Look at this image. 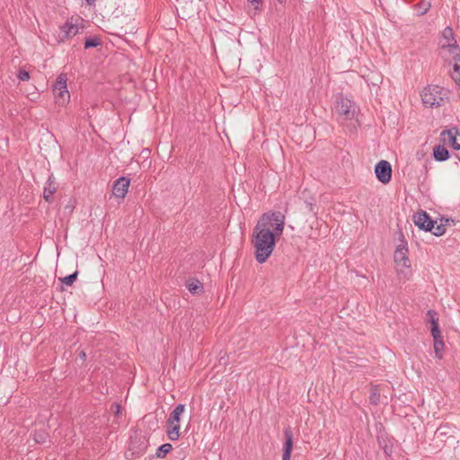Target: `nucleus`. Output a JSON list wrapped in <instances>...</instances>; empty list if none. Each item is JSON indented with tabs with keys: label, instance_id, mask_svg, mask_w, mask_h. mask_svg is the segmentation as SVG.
Returning <instances> with one entry per match:
<instances>
[{
	"label": "nucleus",
	"instance_id": "1",
	"mask_svg": "<svg viewBox=\"0 0 460 460\" xmlns=\"http://www.w3.org/2000/svg\"><path fill=\"white\" fill-rule=\"evenodd\" d=\"M284 226L285 217L280 212L265 213L261 216L253 228L252 240L257 262L263 263L271 255L276 245V237L282 234Z\"/></svg>",
	"mask_w": 460,
	"mask_h": 460
},
{
	"label": "nucleus",
	"instance_id": "13",
	"mask_svg": "<svg viewBox=\"0 0 460 460\" xmlns=\"http://www.w3.org/2000/svg\"><path fill=\"white\" fill-rule=\"evenodd\" d=\"M58 190V185H57V182H56V179L54 177V175L51 173L47 181H46V184L44 186V190H43V198L44 199L50 203L52 201V196L53 194L57 191Z\"/></svg>",
	"mask_w": 460,
	"mask_h": 460
},
{
	"label": "nucleus",
	"instance_id": "31",
	"mask_svg": "<svg viewBox=\"0 0 460 460\" xmlns=\"http://www.w3.org/2000/svg\"><path fill=\"white\" fill-rule=\"evenodd\" d=\"M17 77L19 78L20 81H27L30 79V74L28 71H26L24 69H21L18 72Z\"/></svg>",
	"mask_w": 460,
	"mask_h": 460
},
{
	"label": "nucleus",
	"instance_id": "15",
	"mask_svg": "<svg viewBox=\"0 0 460 460\" xmlns=\"http://www.w3.org/2000/svg\"><path fill=\"white\" fill-rule=\"evenodd\" d=\"M60 31L64 34L62 38V40H64L75 36L79 31V28L77 25L66 22L65 24L60 26Z\"/></svg>",
	"mask_w": 460,
	"mask_h": 460
},
{
	"label": "nucleus",
	"instance_id": "38",
	"mask_svg": "<svg viewBox=\"0 0 460 460\" xmlns=\"http://www.w3.org/2000/svg\"><path fill=\"white\" fill-rule=\"evenodd\" d=\"M251 4H261V0H248Z\"/></svg>",
	"mask_w": 460,
	"mask_h": 460
},
{
	"label": "nucleus",
	"instance_id": "26",
	"mask_svg": "<svg viewBox=\"0 0 460 460\" xmlns=\"http://www.w3.org/2000/svg\"><path fill=\"white\" fill-rule=\"evenodd\" d=\"M448 53L453 56V68L454 70H456L460 66V47H456V49L448 50Z\"/></svg>",
	"mask_w": 460,
	"mask_h": 460
},
{
	"label": "nucleus",
	"instance_id": "33",
	"mask_svg": "<svg viewBox=\"0 0 460 460\" xmlns=\"http://www.w3.org/2000/svg\"><path fill=\"white\" fill-rule=\"evenodd\" d=\"M451 77L457 85H460V66L456 70H454Z\"/></svg>",
	"mask_w": 460,
	"mask_h": 460
},
{
	"label": "nucleus",
	"instance_id": "27",
	"mask_svg": "<svg viewBox=\"0 0 460 460\" xmlns=\"http://www.w3.org/2000/svg\"><path fill=\"white\" fill-rule=\"evenodd\" d=\"M379 446L384 449V452L386 456H390L393 452V446L388 445L385 438L382 437L377 438Z\"/></svg>",
	"mask_w": 460,
	"mask_h": 460
},
{
	"label": "nucleus",
	"instance_id": "14",
	"mask_svg": "<svg viewBox=\"0 0 460 460\" xmlns=\"http://www.w3.org/2000/svg\"><path fill=\"white\" fill-rule=\"evenodd\" d=\"M433 158L437 162H445L450 158L449 151L444 145H437L433 147Z\"/></svg>",
	"mask_w": 460,
	"mask_h": 460
},
{
	"label": "nucleus",
	"instance_id": "18",
	"mask_svg": "<svg viewBox=\"0 0 460 460\" xmlns=\"http://www.w3.org/2000/svg\"><path fill=\"white\" fill-rule=\"evenodd\" d=\"M184 410H185L184 404L180 403V404L176 405L175 408L173 409V411L170 413V416L167 420L170 421V423H174V422L180 423L181 416L184 412Z\"/></svg>",
	"mask_w": 460,
	"mask_h": 460
},
{
	"label": "nucleus",
	"instance_id": "6",
	"mask_svg": "<svg viewBox=\"0 0 460 460\" xmlns=\"http://www.w3.org/2000/svg\"><path fill=\"white\" fill-rule=\"evenodd\" d=\"M412 220L416 226L425 232L432 231L434 225L437 224L424 210L416 212L412 217Z\"/></svg>",
	"mask_w": 460,
	"mask_h": 460
},
{
	"label": "nucleus",
	"instance_id": "40",
	"mask_svg": "<svg viewBox=\"0 0 460 460\" xmlns=\"http://www.w3.org/2000/svg\"><path fill=\"white\" fill-rule=\"evenodd\" d=\"M280 4H283L286 2V0H278Z\"/></svg>",
	"mask_w": 460,
	"mask_h": 460
},
{
	"label": "nucleus",
	"instance_id": "24",
	"mask_svg": "<svg viewBox=\"0 0 460 460\" xmlns=\"http://www.w3.org/2000/svg\"><path fill=\"white\" fill-rule=\"evenodd\" d=\"M102 44V40L100 38L94 36V37H88L85 39L84 41V49H88L91 48H96Z\"/></svg>",
	"mask_w": 460,
	"mask_h": 460
},
{
	"label": "nucleus",
	"instance_id": "28",
	"mask_svg": "<svg viewBox=\"0 0 460 460\" xmlns=\"http://www.w3.org/2000/svg\"><path fill=\"white\" fill-rule=\"evenodd\" d=\"M432 234L436 236H441L445 234L446 232V225L445 224H439V225H434V228L433 230L431 231Z\"/></svg>",
	"mask_w": 460,
	"mask_h": 460
},
{
	"label": "nucleus",
	"instance_id": "22",
	"mask_svg": "<svg viewBox=\"0 0 460 460\" xmlns=\"http://www.w3.org/2000/svg\"><path fill=\"white\" fill-rule=\"evenodd\" d=\"M431 7L430 0H420L417 4L416 8L419 11V15L426 14Z\"/></svg>",
	"mask_w": 460,
	"mask_h": 460
},
{
	"label": "nucleus",
	"instance_id": "17",
	"mask_svg": "<svg viewBox=\"0 0 460 460\" xmlns=\"http://www.w3.org/2000/svg\"><path fill=\"white\" fill-rule=\"evenodd\" d=\"M187 289L192 295H199L203 292V284L199 279H190L186 283Z\"/></svg>",
	"mask_w": 460,
	"mask_h": 460
},
{
	"label": "nucleus",
	"instance_id": "36",
	"mask_svg": "<svg viewBox=\"0 0 460 460\" xmlns=\"http://www.w3.org/2000/svg\"><path fill=\"white\" fill-rule=\"evenodd\" d=\"M79 358H80V359H82V361H85L86 360L87 356H86V353H85L84 350H81L79 352Z\"/></svg>",
	"mask_w": 460,
	"mask_h": 460
},
{
	"label": "nucleus",
	"instance_id": "39",
	"mask_svg": "<svg viewBox=\"0 0 460 460\" xmlns=\"http://www.w3.org/2000/svg\"><path fill=\"white\" fill-rule=\"evenodd\" d=\"M86 3L89 4V5H93L94 3H95V0H85Z\"/></svg>",
	"mask_w": 460,
	"mask_h": 460
},
{
	"label": "nucleus",
	"instance_id": "29",
	"mask_svg": "<svg viewBox=\"0 0 460 460\" xmlns=\"http://www.w3.org/2000/svg\"><path fill=\"white\" fill-rule=\"evenodd\" d=\"M427 314L430 318L431 327L438 326V318L437 317V312L434 310H429Z\"/></svg>",
	"mask_w": 460,
	"mask_h": 460
},
{
	"label": "nucleus",
	"instance_id": "8",
	"mask_svg": "<svg viewBox=\"0 0 460 460\" xmlns=\"http://www.w3.org/2000/svg\"><path fill=\"white\" fill-rule=\"evenodd\" d=\"M408 252L409 251H408V247H407V243L402 238V243L396 247L394 254V262L398 266H402V267H405V268L411 267L410 259L408 257Z\"/></svg>",
	"mask_w": 460,
	"mask_h": 460
},
{
	"label": "nucleus",
	"instance_id": "37",
	"mask_svg": "<svg viewBox=\"0 0 460 460\" xmlns=\"http://www.w3.org/2000/svg\"><path fill=\"white\" fill-rule=\"evenodd\" d=\"M457 138H458L457 146H455L456 150H459L460 149V132H458Z\"/></svg>",
	"mask_w": 460,
	"mask_h": 460
},
{
	"label": "nucleus",
	"instance_id": "30",
	"mask_svg": "<svg viewBox=\"0 0 460 460\" xmlns=\"http://www.w3.org/2000/svg\"><path fill=\"white\" fill-rule=\"evenodd\" d=\"M47 438V434L43 431L36 432L34 435V439L37 443H44Z\"/></svg>",
	"mask_w": 460,
	"mask_h": 460
},
{
	"label": "nucleus",
	"instance_id": "7",
	"mask_svg": "<svg viewBox=\"0 0 460 460\" xmlns=\"http://www.w3.org/2000/svg\"><path fill=\"white\" fill-rule=\"evenodd\" d=\"M130 179L121 176L112 184V195L119 201L123 200L128 191Z\"/></svg>",
	"mask_w": 460,
	"mask_h": 460
},
{
	"label": "nucleus",
	"instance_id": "11",
	"mask_svg": "<svg viewBox=\"0 0 460 460\" xmlns=\"http://www.w3.org/2000/svg\"><path fill=\"white\" fill-rule=\"evenodd\" d=\"M285 442L283 445L282 460H290L293 450V431L290 427L284 429Z\"/></svg>",
	"mask_w": 460,
	"mask_h": 460
},
{
	"label": "nucleus",
	"instance_id": "10",
	"mask_svg": "<svg viewBox=\"0 0 460 460\" xmlns=\"http://www.w3.org/2000/svg\"><path fill=\"white\" fill-rule=\"evenodd\" d=\"M443 41L440 43V48L442 49H447V51L450 49H456V47L459 45L455 38V33L453 29L450 26H447L441 33Z\"/></svg>",
	"mask_w": 460,
	"mask_h": 460
},
{
	"label": "nucleus",
	"instance_id": "12",
	"mask_svg": "<svg viewBox=\"0 0 460 460\" xmlns=\"http://www.w3.org/2000/svg\"><path fill=\"white\" fill-rule=\"evenodd\" d=\"M457 135L458 130L456 128L446 129L440 133V140L443 145H449L455 149V146H457Z\"/></svg>",
	"mask_w": 460,
	"mask_h": 460
},
{
	"label": "nucleus",
	"instance_id": "4",
	"mask_svg": "<svg viewBox=\"0 0 460 460\" xmlns=\"http://www.w3.org/2000/svg\"><path fill=\"white\" fill-rule=\"evenodd\" d=\"M53 91L56 96V102L58 104L63 105L69 100L70 94L67 90L66 75L61 74L58 76Z\"/></svg>",
	"mask_w": 460,
	"mask_h": 460
},
{
	"label": "nucleus",
	"instance_id": "34",
	"mask_svg": "<svg viewBox=\"0 0 460 460\" xmlns=\"http://www.w3.org/2000/svg\"><path fill=\"white\" fill-rule=\"evenodd\" d=\"M447 427L446 426H440L436 430V434L439 435V436H446L447 434V431L446 430Z\"/></svg>",
	"mask_w": 460,
	"mask_h": 460
},
{
	"label": "nucleus",
	"instance_id": "3",
	"mask_svg": "<svg viewBox=\"0 0 460 460\" xmlns=\"http://www.w3.org/2000/svg\"><path fill=\"white\" fill-rule=\"evenodd\" d=\"M334 111L339 119H352L356 114V105L352 101L340 96L335 102Z\"/></svg>",
	"mask_w": 460,
	"mask_h": 460
},
{
	"label": "nucleus",
	"instance_id": "25",
	"mask_svg": "<svg viewBox=\"0 0 460 460\" xmlns=\"http://www.w3.org/2000/svg\"><path fill=\"white\" fill-rule=\"evenodd\" d=\"M78 277V271L75 270V272H73L72 274H69L66 277H63V278H60L59 279V281L66 285V286H72L74 284V282L76 280Z\"/></svg>",
	"mask_w": 460,
	"mask_h": 460
},
{
	"label": "nucleus",
	"instance_id": "19",
	"mask_svg": "<svg viewBox=\"0 0 460 460\" xmlns=\"http://www.w3.org/2000/svg\"><path fill=\"white\" fill-rule=\"evenodd\" d=\"M134 22H130L128 24V27L127 28H124L123 26L119 27V28H115L114 29V31L111 32V34L113 35H117L119 37H122L126 34H130V33H133L134 32V30H135V25L133 24Z\"/></svg>",
	"mask_w": 460,
	"mask_h": 460
},
{
	"label": "nucleus",
	"instance_id": "9",
	"mask_svg": "<svg viewBox=\"0 0 460 460\" xmlns=\"http://www.w3.org/2000/svg\"><path fill=\"white\" fill-rule=\"evenodd\" d=\"M147 448V440L145 437L135 435L131 436L129 439L128 449L132 451L133 455L141 456Z\"/></svg>",
	"mask_w": 460,
	"mask_h": 460
},
{
	"label": "nucleus",
	"instance_id": "23",
	"mask_svg": "<svg viewBox=\"0 0 460 460\" xmlns=\"http://www.w3.org/2000/svg\"><path fill=\"white\" fill-rule=\"evenodd\" d=\"M172 449V446L170 443L161 445L156 450V456L158 458H164L166 455Z\"/></svg>",
	"mask_w": 460,
	"mask_h": 460
},
{
	"label": "nucleus",
	"instance_id": "20",
	"mask_svg": "<svg viewBox=\"0 0 460 460\" xmlns=\"http://www.w3.org/2000/svg\"><path fill=\"white\" fill-rule=\"evenodd\" d=\"M369 402L372 405H377L380 402V393L377 385H372L370 388Z\"/></svg>",
	"mask_w": 460,
	"mask_h": 460
},
{
	"label": "nucleus",
	"instance_id": "35",
	"mask_svg": "<svg viewBox=\"0 0 460 460\" xmlns=\"http://www.w3.org/2000/svg\"><path fill=\"white\" fill-rule=\"evenodd\" d=\"M111 409H114L115 415H119L121 412V406L117 402L111 404Z\"/></svg>",
	"mask_w": 460,
	"mask_h": 460
},
{
	"label": "nucleus",
	"instance_id": "5",
	"mask_svg": "<svg viewBox=\"0 0 460 460\" xmlns=\"http://www.w3.org/2000/svg\"><path fill=\"white\" fill-rule=\"evenodd\" d=\"M392 166L386 160L379 161L375 166L376 179L383 184H387L392 179Z\"/></svg>",
	"mask_w": 460,
	"mask_h": 460
},
{
	"label": "nucleus",
	"instance_id": "32",
	"mask_svg": "<svg viewBox=\"0 0 460 460\" xmlns=\"http://www.w3.org/2000/svg\"><path fill=\"white\" fill-rule=\"evenodd\" d=\"M430 332H431V335L433 337V340L442 338L441 332H440V329H439V325L438 326H435V327H431Z\"/></svg>",
	"mask_w": 460,
	"mask_h": 460
},
{
	"label": "nucleus",
	"instance_id": "16",
	"mask_svg": "<svg viewBox=\"0 0 460 460\" xmlns=\"http://www.w3.org/2000/svg\"><path fill=\"white\" fill-rule=\"evenodd\" d=\"M180 428L178 422L170 423V421H166V434L170 440L175 441L180 438Z\"/></svg>",
	"mask_w": 460,
	"mask_h": 460
},
{
	"label": "nucleus",
	"instance_id": "21",
	"mask_svg": "<svg viewBox=\"0 0 460 460\" xmlns=\"http://www.w3.org/2000/svg\"><path fill=\"white\" fill-rule=\"evenodd\" d=\"M434 341V350H435V356L438 359H441L443 358V349L445 347V343L443 341V339H436Z\"/></svg>",
	"mask_w": 460,
	"mask_h": 460
},
{
	"label": "nucleus",
	"instance_id": "2",
	"mask_svg": "<svg viewBox=\"0 0 460 460\" xmlns=\"http://www.w3.org/2000/svg\"><path fill=\"white\" fill-rule=\"evenodd\" d=\"M420 96L425 106L439 107L445 103V100H448L449 91L438 85H428L424 88Z\"/></svg>",
	"mask_w": 460,
	"mask_h": 460
}]
</instances>
